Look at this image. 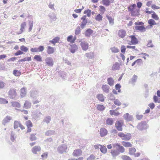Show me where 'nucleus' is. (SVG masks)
I'll return each mask as SVG.
<instances>
[{
  "mask_svg": "<svg viewBox=\"0 0 160 160\" xmlns=\"http://www.w3.org/2000/svg\"><path fill=\"white\" fill-rule=\"evenodd\" d=\"M122 144L125 147H130L132 146V144L129 142L123 141L122 142Z\"/></svg>",
  "mask_w": 160,
  "mask_h": 160,
  "instance_id": "obj_43",
  "label": "nucleus"
},
{
  "mask_svg": "<svg viewBox=\"0 0 160 160\" xmlns=\"http://www.w3.org/2000/svg\"><path fill=\"white\" fill-rule=\"evenodd\" d=\"M27 93L26 89L24 88H22L21 89L20 95L22 98L25 96Z\"/></svg>",
  "mask_w": 160,
  "mask_h": 160,
  "instance_id": "obj_27",
  "label": "nucleus"
},
{
  "mask_svg": "<svg viewBox=\"0 0 160 160\" xmlns=\"http://www.w3.org/2000/svg\"><path fill=\"white\" fill-rule=\"evenodd\" d=\"M97 108L98 110L102 111L105 109V107L103 105L98 104L97 106Z\"/></svg>",
  "mask_w": 160,
  "mask_h": 160,
  "instance_id": "obj_38",
  "label": "nucleus"
},
{
  "mask_svg": "<svg viewBox=\"0 0 160 160\" xmlns=\"http://www.w3.org/2000/svg\"><path fill=\"white\" fill-rule=\"evenodd\" d=\"M26 26V23L25 22H23L22 23L21 25V28L20 29V31L18 33V34H21L22 32Z\"/></svg>",
  "mask_w": 160,
  "mask_h": 160,
  "instance_id": "obj_25",
  "label": "nucleus"
},
{
  "mask_svg": "<svg viewBox=\"0 0 160 160\" xmlns=\"http://www.w3.org/2000/svg\"><path fill=\"white\" fill-rule=\"evenodd\" d=\"M118 34L119 37L123 38L125 36L126 32L123 30H120L119 31Z\"/></svg>",
  "mask_w": 160,
  "mask_h": 160,
  "instance_id": "obj_24",
  "label": "nucleus"
},
{
  "mask_svg": "<svg viewBox=\"0 0 160 160\" xmlns=\"http://www.w3.org/2000/svg\"><path fill=\"white\" fill-rule=\"evenodd\" d=\"M126 50V48L125 46L124 45H122L121 48V52L122 53H124L125 52Z\"/></svg>",
  "mask_w": 160,
  "mask_h": 160,
  "instance_id": "obj_63",
  "label": "nucleus"
},
{
  "mask_svg": "<svg viewBox=\"0 0 160 160\" xmlns=\"http://www.w3.org/2000/svg\"><path fill=\"white\" fill-rule=\"evenodd\" d=\"M93 33V31L90 29H88L84 32L85 36L87 37H89Z\"/></svg>",
  "mask_w": 160,
  "mask_h": 160,
  "instance_id": "obj_21",
  "label": "nucleus"
},
{
  "mask_svg": "<svg viewBox=\"0 0 160 160\" xmlns=\"http://www.w3.org/2000/svg\"><path fill=\"white\" fill-rule=\"evenodd\" d=\"M106 124L109 125H112L113 122V120L112 118H108L106 121Z\"/></svg>",
  "mask_w": 160,
  "mask_h": 160,
  "instance_id": "obj_35",
  "label": "nucleus"
},
{
  "mask_svg": "<svg viewBox=\"0 0 160 160\" xmlns=\"http://www.w3.org/2000/svg\"><path fill=\"white\" fill-rule=\"evenodd\" d=\"M82 153V151L81 149H79L75 150L73 153V155L75 157L80 156Z\"/></svg>",
  "mask_w": 160,
  "mask_h": 160,
  "instance_id": "obj_19",
  "label": "nucleus"
},
{
  "mask_svg": "<svg viewBox=\"0 0 160 160\" xmlns=\"http://www.w3.org/2000/svg\"><path fill=\"white\" fill-rule=\"evenodd\" d=\"M134 27L136 30L139 31L141 32H144L146 31V28L143 25H136Z\"/></svg>",
  "mask_w": 160,
  "mask_h": 160,
  "instance_id": "obj_13",
  "label": "nucleus"
},
{
  "mask_svg": "<svg viewBox=\"0 0 160 160\" xmlns=\"http://www.w3.org/2000/svg\"><path fill=\"white\" fill-rule=\"evenodd\" d=\"M67 148V145L65 144H63L58 147V151L59 153L62 154L63 152H66Z\"/></svg>",
  "mask_w": 160,
  "mask_h": 160,
  "instance_id": "obj_4",
  "label": "nucleus"
},
{
  "mask_svg": "<svg viewBox=\"0 0 160 160\" xmlns=\"http://www.w3.org/2000/svg\"><path fill=\"white\" fill-rule=\"evenodd\" d=\"M55 131L54 130H48L45 132V135L47 136H50L54 134Z\"/></svg>",
  "mask_w": 160,
  "mask_h": 160,
  "instance_id": "obj_42",
  "label": "nucleus"
},
{
  "mask_svg": "<svg viewBox=\"0 0 160 160\" xmlns=\"http://www.w3.org/2000/svg\"><path fill=\"white\" fill-rule=\"evenodd\" d=\"M12 119V117L9 116H7L5 117L2 121V124L4 126L8 123H9Z\"/></svg>",
  "mask_w": 160,
  "mask_h": 160,
  "instance_id": "obj_9",
  "label": "nucleus"
},
{
  "mask_svg": "<svg viewBox=\"0 0 160 160\" xmlns=\"http://www.w3.org/2000/svg\"><path fill=\"white\" fill-rule=\"evenodd\" d=\"M60 39V38L58 37H56L53 38L52 40H50L49 42L53 44L54 45H55V43L58 42Z\"/></svg>",
  "mask_w": 160,
  "mask_h": 160,
  "instance_id": "obj_29",
  "label": "nucleus"
},
{
  "mask_svg": "<svg viewBox=\"0 0 160 160\" xmlns=\"http://www.w3.org/2000/svg\"><path fill=\"white\" fill-rule=\"evenodd\" d=\"M118 136L123 140H129L131 139V135L130 133L125 134L121 132L118 133Z\"/></svg>",
  "mask_w": 160,
  "mask_h": 160,
  "instance_id": "obj_2",
  "label": "nucleus"
},
{
  "mask_svg": "<svg viewBox=\"0 0 160 160\" xmlns=\"http://www.w3.org/2000/svg\"><path fill=\"white\" fill-rule=\"evenodd\" d=\"M110 2L109 0H102V3L103 5L106 6H108L110 5Z\"/></svg>",
  "mask_w": 160,
  "mask_h": 160,
  "instance_id": "obj_50",
  "label": "nucleus"
},
{
  "mask_svg": "<svg viewBox=\"0 0 160 160\" xmlns=\"http://www.w3.org/2000/svg\"><path fill=\"white\" fill-rule=\"evenodd\" d=\"M29 28L28 29L29 32L31 31L33 26V22L32 21H29Z\"/></svg>",
  "mask_w": 160,
  "mask_h": 160,
  "instance_id": "obj_54",
  "label": "nucleus"
},
{
  "mask_svg": "<svg viewBox=\"0 0 160 160\" xmlns=\"http://www.w3.org/2000/svg\"><path fill=\"white\" fill-rule=\"evenodd\" d=\"M123 117L124 119L127 121H131L133 119L132 116L130 115L128 113H126Z\"/></svg>",
  "mask_w": 160,
  "mask_h": 160,
  "instance_id": "obj_17",
  "label": "nucleus"
},
{
  "mask_svg": "<svg viewBox=\"0 0 160 160\" xmlns=\"http://www.w3.org/2000/svg\"><path fill=\"white\" fill-rule=\"evenodd\" d=\"M110 88V87L107 85H103L102 87L103 92L107 93L109 92Z\"/></svg>",
  "mask_w": 160,
  "mask_h": 160,
  "instance_id": "obj_14",
  "label": "nucleus"
},
{
  "mask_svg": "<svg viewBox=\"0 0 160 160\" xmlns=\"http://www.w3.org/2000/svg\"><path fill=\"white\" fill-rule=\"evenodd\" d=\"M148 23L151 27H152L153 25L156 24L155 21L152 19H150L148 21Z\"/></svg>",
  "mask_w": 160,
  "mask_h": 160,
  "instance_id": "obj_39",
  "label": "nucleus"
},
{
  "mask_svg": "<svg viewBox=\"0 0 160 160\" xmlns=\"http://www.w3.org/2000/svg\"><path fill=\"white\" fill-rule=\"evenodd\" d=\"M20 123L19 122L17 121H15L14 123V129H16L18 128V126H19V124Z\"/></svg>",
  "mask_w": 160,
  "mask_h": 160,
  "instance_id": "obj_51",
  "label": "nucleus"
},
{
  "mask_svg": "<svg viewBox=\"0 0 160 160\" xmlns=\"http://www.w3.org/2000/svg\"><path fill=\"white\" fill-rule=\"evenodd\" d=\"M115 89L118 90V92H121V90L120 89V88L121 87V86L120 85V84L119 83L115 85Z\"/></svg>",
  "mask_w": 160,
  "mask_h": 160,
  "instance_id": "obj_59",
  "label": "nucleus"
},
{
  "mask_svg": "<svg viewBox=\"0 0 160 160\" xmlns=\"http://www.w3.org/2000/svg\"><path fill=\"white\" fill-rule=\"evenodd\" d=\"M115 127L119 131L122 130V125L121 122L119 121L116 122L115 123Z\"/></svg>",
  "mask_w": 160,
  "mask_h": 160,
  "instance_id": "obj_15",
  "label": "nucleus"
},
{
  "mask_svg": "<svg viewBox=\"0 0 160 160\" xmlns=\"http://www.w3.org/2000/svg\"><path fill=\"white\" fill-rule=\"evenodd\" d=\"M136 7V5L135 4H133L129 6L128 7V11L132 12L133 10L135 9V8Z\"/></svg>",
  "mask_w": 160,
  "mask_h": 160,
  "instance_id": "obj_41",
  "label": "nucleus"
},
{
  "mask_svg": "<svg viewBox=\"0 0 160 160\" xmlns=\"http://www.w3.org/2000/svg\"><path fill=\"white\" fill-rule=\"evenodd\" d=\"M129 37L131 38V42L133 45H135L138 43V41L137 38L134 35H130Z\"/></svg>",
  "mask_w": 160,
  "mask_h": 160,
  "instance_id": "obj_11",
  "label": "nucleus"
},
{
  "mask_svg": "<svg viewBox=\"0 0 160 160\" xmlns=\"http://www.w3.org/2000/svg\"><path fill=\"white\" fill-rule=\"evenodd\" d=\"M107 133V130L105 128H102L100 130V134L101 137H103L106 135Z\"/></svg>",
  "mask_w": 160,
  "mask_h": 160,
  "instance_id": "obj_23",
  "label": "nucleus"
},
{
  "mask_svg": "<svg viewBox=\"0 0 160 160\" xmlns=\"http://www.w3.org/2000/svg\"><path fill=\"white\" fill-rule=\"evenodd\" d=\"M31 103L29 101H26L24 104L23 108L26 109L29 108L31 107Z\"/></svg>",
  "mask_w": 160,
  "mask_h": 160,
  "instance_id": "obj_28",
  "label": "nucleus"
},
{
  "mask_svg": "<svg viewBox=\"0 0 160 160\" xmlns=\"http://www.w3.org/2000/svg\"><path fill=\"white\" fill-rule=\"evenodd\" d=\"M41 149L40 147L38 146H36L33 147L32 149V152L34 154H36L37 152H39L40 151Z\"/></svg>",
  "mask_w": 160,
  "mask_h": 160,
  "instance_id": "obj_22",
  "label": "nucleus"
},
{
  "mask_svg": "<svg viewBox=\"0 0 160 160\" xmlns=\"http://www.w3.org/2000/svg\"><path fill=\"white\" fill-rule=\"evenodd\" d=\"M80 28L79 26H78L75 30V34L78 35L80 33Z\"/></svg>",
  "mask_w": 160,
  "mask_h": 160,
  "instance_id": "obj_62",
  "label": "nucleus"
},
{
  "mask_svg": "<svg viewBox=\"0 0 160 160\" xmlns=\"http://www.w3.org/2000/svg\"><path fill=\"white\" fill-rule=\"evenodd\" d=\"M110 112L111 115H114L116 116H118L120 114V113L118 112H116L112 110H110Z\"/></svg>",
  "mask_w": 160,
  "mask_h": 160,
  "instance_id": "obj_57",
  "label": "nucleus"
},
{
  "mask_svg": "<svg viewBox=\"0 0 160 160\" xmlns=\"http://www.w3.org/2000/svg\"><path fill=\"white\" fill-rule=\"evenodd\" d=\"M112 51L114 53H116L119 52V49L115 47H114L111 48Z\"/></svg>",
  "mask_w": 160,
  "mask_h": 160,
  "instance_id": "obj_55",
  "label": "nucleus"
},
{
  "mask_svg": "<svg viewBox=\"0 0 160 160\" xmlns=\"http://www.w3.org/2000/svg\"><path fill=\"white\" fill-rule=\"evenodd\" d=\"M106 17L109 20L110 24L112 25H113L114 23V19L112 18L111 17L108 15L106 16Z\"/></svg>",
  "mask_w": 160,
  "mask_h": 160,
  "instance_id": "obj_44",
  "label": "nucleus"
},
{
  "mask_svg": "<svg viewBox=\"0 0 160 160\" xmlns=\"http://www.w3.org/2000/svg\"><path fill=\"white\" fill-rule=\"evenodd\" d=\"M48 16L51 19V22H52L53 21H55L57 19L55 14L53 12L49 13Z\"/></svg>",
  "mask_w": 160,
  "mask_h": 160,
  "instance_id": "obj_20",
  "label": "nucleus"
},
{
  "mask_svg": "<svg viewBox=\"0 0 160 160\" xmlns=\"http://www.w3.org/2000/svg\"><path fill=\"white\" fill-rule=\"evenodd\" d=\"M20 49L22 51L27 52L28 50V48L27 47L23 45H22L20 47Z\"/></svg>",
  "mask_w": 160,
  "mask_h": 160,
  "instance_id": "obj_58",
  "label": "nucleus"
},
{
  "mask_svg": "<svg viewBox=\"0 0 160 160\" xmlns=\"http://www.w3.org/2000/svg\"><path fill=\"white\" fill-rule=\"evenodd\" d=\"M11 103L12 106L14 107L19 108L21 107L20 103L17 102H11Z\"/></svg>",
  "mask_w": 160,
  "mask_h": 160,
  "instance_id": "obj_34",
  "label": "nucleus"
},
{
  "mask_svg": "<svg viewBox=\"0 0 160 160\" xmlns=\"http://www.w3.org/2000/svg\"><path fill=\"white\" fill-rule=\"evenodd\" d=\"M138 79V76L134 74L132 78L129 79V83L132 84H134L135 82L137 81Z\"/></svg>",
  "mask_w": 160,
  "mask_h": 160,
  "instance_id": "obj_16",
  "label": "nucleus"
},
{
  "mask_svg": "<svg viewBox=\"0 0 160 160\" xmlns=\"http://www.w3.org/2000/svg\"><path fill=\"white\" fill-rule=\"evenodd\" d=\"M9 97L10 98L13 99L15 98L16 96V92L15 89L10 90L8 92Z\"/></svg>",
  "mask_w": 160,
  "mask_h": 160,
  "instance_id": "obj_8",
  "label": "nucleus"
},
{
  "mask_svg": "<svg viewBox=\"0 0 160 160\" xmlns=\"http://www.w3.org/2000/svg\"><path fill=\"white\" fill-rule=\"evenodd\" d=\"M102 16L100 14L97 15L95 17V19L97 21L99 22L102 20Z\"/></svg>",
  "mask_w": 160,
  "mask_h": 160,
  "instance_id": "obj_45",
  "label": "nucleus"
},
{
  "mask_svg": "<svg viewBox=\"0 0 160 160\" xmlns=\"http://www.w3.org/2000/svg\"><path fill=\"white\" fill-rule=\"evenodd\" d=\"M30 95L31 98H34L38 96V92L36 90L33 89L30 91Z\"/></svg>",
  "mask_w": 160,
  "mask_h": 160,
  "instance_id": "obj_7",
  "label": "nucleus"
},
{
  "mask_svg": "<svg viewBox=\"0 0 160 160\" xmlns=\"http://www.w3.org/2000/svg\"><path fill=\"white\" fill-rule=\"evenodd\" d=\"M121 158L123 160H132L130 157L126 155L122 156Z\"/></svg>",
  "mask_w": 160,
  "mask_h": 160,
  "instance_id": "obj_53",
  "label": "nucleus"
},
{
  "mask_svg": "<svg viewBox=\"0 0 160 160\" xmlns=\"http://www.w3.org/2000/svg\"><path fill=\"white\" fill-rule=\"evenodd\" d=\"M86 15H85L82 17L81 19L82 20L80 25L81 28L83 29L88 22V20L86 19Z\"/></svg>",
  "mask_w": 160,
  "mask_h": 160,
  "instance_id": "obj_5",
  "label": "nucleus"
},
{
  "mask_svg": "<svg viewBox=\"0 0 160 160\" xmlns=\"http://www.w3.org/2000/svg\"><path fill=\"white\" fill-rule=\"evenodd\" d=\"M97 98H98L99 101L102 102H103L104 101V100L103 98V96L102 94H98L97 96Z\"/></svg>",
  "mask_w": 160,
  "mask_h": 160,
  "instance_id": "obj_37",
  "label": "nucleus"
},
{
  "mask_svg": "<svg viewBox=\"0 0 160 160\" xmlns=\"http://www.w3.org/2000/svg\"><path fill=\"white\" fill-rule=\"evenodd\" d=\"M80 45L83 51H86L87 50L88 48V43L85 41H81L80 43Z\"/></svg>",
  "mask_w": 160,
  "mask_h": 160,
  "instance_id": "obj_6",
  "label": "nucleus"
},
{
  "mask_svg": "<svg viewBox=\"0 0 160 160\" xmlns=\"http://www.w3.org/2000/svg\"><path fill=\"white\" fill-rule=\"evenodd\" d=\"M152 18L155 19V20H158L159 18L155 12L152 15Z\"/></svg>",
  "mask_w": 160,
  "mask_h": 160,
  "instance_id": "obj_61",
  "label": "nucleus"
},
{
  "mask_svg": "<svg viewBox=\"0 0 160 160\" xmlns=\"http://www.w3.org/2000/svg\"><path fill=\"white\" fill-rule=\"evenodd\" d=\"M158 96L154 95L153 97L154 102L155 103H160V98L158 97Z\"/></svg>",
  "mask_w": 160,
  "mask_h": 160,
  "instance_id": "obj_47",
  "label": "nucleus"
},
{
  "mask_svg": "<svg viewBox=\"0 0 160 160\" xmlns=\"http://www.w3.org/2000/svg\"><path fill=\"white\" fill-rule=\"evenodd\" d=\"M13 74L15 76H18L20 74V72L17 70H14L13 72Z\"/></svg>",
  "mask_w": 160,
  "mask_h": 160,
  "instance_id": "obj_64",
  "label": "nucleus"
},
{
  "mask_svg": "<svg viewBox=\"0 0 160 160\" xmlns=\"http://www.w3.org/2000/svg\"><path fill=\"white\" fill-rule=\"evenodd\" d=\"M94 54L93 52H90L85 54V56L88 58H92L94 57Z\"/></svg>",
  "mask_w": 160,
  "mask_h": 160,
  "instance_id": "obj_40",
  "label": "nucleus"
},
{
  "mask_svg": "<svg viewBox=\"0 0 160 160\" xmlns=\"http://www.w3.org/2000/svg\"><path fill=\"white\" fill-rule=\"evenodd\" d=\"M152 41L151 40H149L147 44V46L148 48H152L154 46L152 44Z\"/></svg>",
  "mask_w": 160,
  "mask_h": 160,
  "instance_id": "obj_60",
  "label": "nucleus"
},
{
  "mask_svg": "<svg viewBox=\"0 0 160 160\" xmlns=\"http://www.w3.org/2000/svg\"><path fill=\"white\" fill-rule=\"evenodd\" d=\"M47 52L48 54H52L54 52V48L50 46H48L47 47Z\"/></svg>",
  "mask_w": 160,
  "mask_h": 160,
  "instance_id": "obj_30",
  "label": "nucleus"
},
{
  "mask_svg": "<svg viewBox=\"0 0 160 160\" xmlns=\"http://www.w3.org/2000/svg\"><path fill=\"white\" fill-rule=\"evenodd\" d=\"M137 127L138 130L142 131L148 128L149 126L146 121H142L138 124Z\"/></svg>",
  "mask_w": 160,
  "mask_h": 160,
  "instance_id": "obj_1",
  "label": "nucleus"
},
{
  "mask_svg": "<svg viewBox=\"0 0 160 160\" xmlns=\"http://www.w3.org/2000/svg\"><path fill=\"white\" fill-rule=\"evenodd\" d=\"M110 153L112 154V156L113 158L115 159L116 157L119 155L118 151L116 149L113 148V149L111 150Z\"/></svg>",
  "mask_w": 160,
  "mask_h": 160,
  "instance_id": "obj_12",
  "label": "nucleus"
},
{
  "mask_svg": "<svg viewBox=\"0 0 160 160\" xmlns=\"http://www.w3.org/2000/svg\"><path fill=\"white\" fill-rule=\"evenodd\" d=\"M136 151V149L134 148H130L129 154L130 155H133Z\"/></svg>",
  "mask_w": 160,
  "mask_h": 160,
  "instance_id": "obj_36",
  "label": "nucleus"
},
{
  "mask_svg": "<svg viewBox=\"0 0 160 160\" xmlns=\"http://www.w3.org/2000/svg\"><path fill=\"white\" fill-rule=\"evenodd\" d=\"M34 58L37 61H38V62L42 61V58L40 55H35L34 56Z\"/></svg>",
  "mask_w": 160,
  "mask_h": 160,
  "instance_id": "obj_48",
  "label": "nucleus"
},
{
  "mask_svg": "<svg viewBox=\"0 0 160 160\" xmlns=\"http://www.w3.org/2000/svg\"><path fill=\"white\" fill-rule=\"evenodd\" d=\"M120 69L119 64L118 62H116L113 65L112 67V69L113 70H116Z\"/></svg>",
  "mask_w": 160,
  "mask_h": 160,
  "instance_id": "obj_32",
  "label": "nucleus"
},
{
  "mask_svg": "<svg viewBox=\"0 0 160 160\" xmlns=\"http://www.w3.org/2000/svg\"><path fill=\"white\" fill-rule=\"evenodd\" d=\"M70 52L72 53H74L78 49L77 46L76 44H72L71 46Z\"/></svg>",
  "mask_w": 160,
  "mask_h": 160,
  "instance_id": "obj_26",
  "label": "nucleus"
},
{
  "mask_svg": "<svg viewBox=\"0 0 160 160\" xmlns=\"http://www.w3.org/2000/svg\"><path fill=\"white\" fill-rule=\"evenodd\" d=\"M25 125L27 128L32 127V123L30 120H28L25 122Z\"/></svg>",
  "mask_w": 160,
  "mask_h": 160,
  "instance_id": "obj_49",
  "label": "nucleus"
},
{
  "mask_svg": "<svg viewBox=\"0 0 160 160\" xmlns=\"http://www.w3.org/2000/svg\"><path fill=\"white\" fill-rule=\"evenodd\" d=\"M8 102V101L6 99L2 98H0V104H6Z\"/></svg>",
  "mask_w": 160,
  "mask_h": 160,
  "instance_id": "obj_56",
  "label": "nucleus"
},
{
  "mask_svg": "<svg viewBox=\"0 0 160 160\" xmlns=\"http://www.w3.org/2000/svg\"><path fill=\"white\" fill-rule=\"evenodd\" d=\"M99 146H100L99 149L100 151L104 154L106 153L107 152V149L106 147L101 145H99Z\"/></svg>",
  "mask_w": 160,
  "mask_h": 160,
  "instance_id": "obj_31",
  "label": "nucleus"
},
{
  "mask_svg": "<svg viewBox=\"0 0 160 160\" xmlns=\"http://www.w3.org/2000/svg\"><path fill=\"white\" fill-rule=\"evenodd\" d=\"M45 61L47 65L48 66H52L53 65V59L51 57L47 58L45 59Z\"/></svg>",
  "mask_w": 160,
  "mask_h": 160,
  "instance_id": "obj_10",
  "label": "nucleus"
},
{
  "mask_svg": "<svg viewBox=\"0 0 160 160\" xmlns=\"http://www.w3.org/2000/svg\"><path fill=\"white\" fill-rule=\"evenodd\" d=\"M51 120V117L49 116H48L46 117L44 119H43V122H46L48 124L49 123Z\"/></svg>",
  "mask_w": 160,
  "mask_h": 160,
  "instance_id": "obj_46",
  "label": "nucleus"
},
{
  "mask_svg": "<svg viewBox=\"0 0 160 160\" xmlns=\"http://www.w3.org/2000/svg\"><path fill=\"white\" fill-rule=\"evenodd\" d=\"M108 83L111 86L114 85V81L112 78H109L107 79Z\"/></svg>",
  "mask_w": 160,
  "mask_h": 160,
  "instance_id": "obj_33",
  "label": "nucleus"
},
{
  "mask_svg": "<svg viewBox=\"0 0 160 160\" xmlns=\"http://www.w3.org/2000/svg\"><path fill=\"white\" fill-rule=\"evenodd\" d=\"M112 147L113 148L116 149L118 151L119 153H123L124 152L125 149L124 148L120 146L118 143H115L112 145Z\"/></svg>",
  "mask_w": 160,
  "mask_h": 160,
  "instance_id": "obj_3",
  "label": "nucleus"
},
{
  "mask_svg": "<svg viewBox=\"0 0 160 160\" xmlns=\"http://www.w3.org/2000/svg\"><path fill=\"white\" fill-rule=\"evenodd\" d=\"M140 10L139 9H135L131 12V16L133 17H138L140 15Z\"/></svg>",
  "mask_w": 160,
  "mask_h": 160,
  "instance_id": "obj_18",
  "label": "nucleus"
},
{
  "mask_svg": "<svg viewBox=\"0 0 160 160\" xmlns=\"http://www.w3.org/2000/svg\"><path fill=\"white\" fill-rule=\"evenodd\" d=\"M83 13L84 14H87L86 16H87L88 17H90L91 14V10L88 9L87 10L84 11Z\"/></svg>",
  "mask_w": 160,
  "mask_h": 160,
  "instance_id": "obj_52",
  "label": "nucleus"
}]
</instances>
